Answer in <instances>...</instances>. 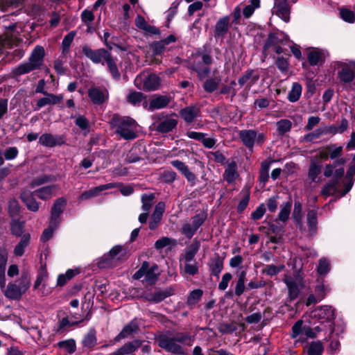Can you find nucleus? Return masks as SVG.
Listing matches in <instances>:
<instances>
[{
  "label": "nucleus",
  "instance_id": "f257e3e1",
  "mask_svg": "<svg viewBox=\"0 0 355 355\" xmlns=\"http://www.w3.org/2000/svg\"><path fill=\"white\" fill-rule=\"evenodd\" d=\"M193 341V336L184 332H176L173 335L163 334L156 338L159 347L175 355H187V349L182 345L191 346Z\"/></svg>",
  "mask_w": 355,
  "mask_h": 355
},
{
  "label": "nucleus",
  "instance_id": "f03ea898",
  "mask_svg": "<svg viewBox=\"0 0 355 355\" xmlns=\"http://www.w3.org/2000/svg\"><path fill=\"white\" fill-rule=\"evenodd\" d=\"M83 53L94 63L104 64V62H102L104 60L112 76L115 79L120 78L121 74L116 63V59L112 57L109 51L103 48L93 50L89 46L85 45L83 47Z\"/></svg>",
  "mask_w": 355,
  "mask_h": 355
},
{
  "label": "nucleus",
  "instance_id": "7ed1b4c3",
  "mask_svg": "<svg viewBox=\"0 0 355 355\" xmlns=\"http://www.w3.org/2000/svg\"><path fill=\"white\" fill-rule=\"evenodd\" d=\"M45 51L43 46H36L32 51L28 60L21 63L12 70L13 76H20L35 70L41 69L44 66Z\"/></svg>",
  "mask_w": 355,
  "mask_h": 355
},
{
  "label": "nucleus",
  "instance_id": "20e7f679",
  "mask_svg": "<svg viewBox=\"0 0 355 355\" xmlns=\"http://www.w3.org/2000/svg\"><path fill=\"white\" fill-rule=\"evenodd\" d=\"M110 123L115 129V133L124 139L132 140L136 138L137 123L132 118L114 114Z\"/></svg>",
  "mask_w": 355,
  "mask_h": 355
},
{
  "label": "nucleus",
  "instance_id": "39448f33",
  "mask_svg": "<svg viewBox=\"0 0 355 355\" xmlns=\"http://www.w3.org/2000/svg\"><path fill=\"white\" fill-rule=\"evenodd\" d=\"M239 136L248 149H252L255 144L261 146L266 141L265 134L254 130H242L239 131Z\"/></svg>",
  "mask_w": 355,
  "mask_h": 355
},
{
  "label": "nucleus",
  "instance_id": "423d86ee",
  "mask_svg": "<svg viewBox=\"0 0 355 355\" xmlns=\"http://www.w3.org/2000/svg\"><path fill=\"white\" fill-rule=\"evenodd\" d=\"M158 270V266L155 264L150 267L148 261H144L141 268L134 274L133 278L139 279L144 277V281L149 284H153L156 282L159 275V272H156Z\"/></svg>",
  "mask_w": 355,
  "mask_h": 355
},
{
  "label": "nucleus",
  "instance_id": "0eeeda50",
  "mask_svg": "<svg viewBox=\"0 0 355 355\" xmlns=\"http://www.w3.org/2000/svg\"><path fill=\"white\" fill-rule=\"evenodd\" d=\"M125 255V250L121 245L114 246L108 253L105 254L98 261V266L101 268L112 267L114 261L119 260Z\"/></svg>",
  "mask_w": 355,
  "mask_h": 355
},
{
  "label": "nucleus",
  "instance_id": "6e6552de",
  "mask_svg": "<svg viewBox=\"0 0 355 355\" xmlns=\"http://www.w3.org/2000/svg\"><path fill=\"white\" fill-rule=\"evenodd\" d=\"M312 317L318 320H324L329 323L331 334L334 331L335 310L331 306H321L316 308L312 312Z\"/></svg>",
  "mask_w": 355,
  "mask_h": 355
},
{
  "label": "nucleus",
  "instance_id": "1a4fd4ad",
  "mask_svg": "<svg viewBox=\"0 0 355 355\" xmlns=\"http://www.w3.org/2000/svg\"><path fill=\"white\" fill-rule=\"evenodd\" d=\"M135 83L138 88L149 92L157 89L160 86L161 80L156 74L151 73L144 78L137 76Z\"/></svg>",
  "mask_w": 355,
  "mask_h": 355
},
{
  "label": "nucleus",
  "instance_id": "9d476101",
  "mask_svg": "<svg viewBox=\"0 0 355 355\" xmlns=\"http://www.w3.org/2000/svg\"><path fill=\"white\" fill-rule=\"evenodd\" d=\"M347 159L344 157L335 159L332 164H327L324 170V175L327 178L331 177L333 174L335 178H340L345 173L344 165Z\"/></svg>",
  "mask_w": 355,
  "mask_h": 355
},
{
  "label": "nucleus",
  "instance_id": "9b49d317",
  "mask_svg": "<svg viewBox=\"0 0 355 355\" xmlns=\"http://www.w3.org/2000/svg\"><path fill=\"white\" fill-rule=\"evenodd\" d=\"M273 12L284 21L288 22L290 19L291 8L287 0H275Z\"/></svg>",
  "mask_w": 355,
  "mask_h": 355
},
{
  "label": "nucleus",
  "instance_id": "f8f14e48",
  "mask_svg": "<svg viewBox=\"0 0 355 355\" xmlns=\"http://www.w3.org/2000/svg\"><path fill=\"white\" fill-rule=\"evenodd\" d=\"M338 78L346 89H351L350 84L355 80V75L353 70L347 67H343L338 71Z\"/></svg>",
  "mask_w": 355,
  "mask_h": 355
},
{
  "label": "nucleus",
  "instance_id": "ddd939ff",
  "mask_svg": "<svg viewBox=\"0 0 355 355\" xmlns=\"http://www.w3.org/2000/svg\"><path fill=\"white\" fill-rule=\"evenodd\" d=\"M39 143L44 146L52 148L55 146H61L64 144V139L62 136L45 133L40 137Z\"/></svg>",
  "mask_w": 355,
  "mask_h": 355
},
{
  "label": "nucleus",
  "instance_id": "4468645a",
  "mask_svg": "<svg viewBox=\"0 0 355 355\" xmlns=\"http://www.w3.org/2000/svg\"><path fill=\"white\" fill-rule=\"evenodd\" d=\"M45 97L39 98L36 102V108L35 110H39L48 105H56L61 103L64 98L62 94L55 95L52 93L47 92L44 94Z\"/></svg>",
  "mask_w": 355,
  "mask_h": 355
},
{
  "label": "nucleus",
  "instance_id": "2eb2a0df",
  "mask_svg": "<svg viewBox=\"0 0 355 355\" xmlns=\"http://www.w3.org/2000/svg\"><path fill=\"white\" fill-rule=\"evenodd\" d=\"M180 116L187 123H191L200 116V108L197 105H189L180 110Z\"/></svg>",
  "mask_w": 355,
  "mask_h": 355
},
{
  "label": "nucleus",
  "instance_id": "dca6fc26",
  "mask_svg": "<svg viewBox=\"0 0 355 355\" xmlns=\"http://www.w3.org/2000/svg\"><path fill=\"white\" fill-rule=\"evenodd\" d=\"M139 331V326L136 320H132L127 324L121 331L114 338L115 342H119L122 339L128 338Z\"/></svg>",
  "mask_w": 355,
  "mask_h": 355
},
{
  "label": "nucleus",
  "instance_id": "f3484780",
  "mask_svg": "<svg viewBox=\"0 0 355 355\" xmlns=\"http://www.w3.org/2000/svg\"><path fill=\"white\" fill-rule=\"evenodd\" d=\"M200 242L197 240H194L185 248L184 252L180 255V262L184 261V263H187L193 261L200 249Z\"/></svg>",
  "mask_w": 355,
  "mask_h": 355
},
{
  "label": "nucleus",
  "instance_id": "a211bd4d",
  "mask_svg": "<svg viewBox=\"0 0 355 355\" xmlns=\"http://www.w3.org/2000/svg\"><path fill=\"white\" fill-rule=\"evenodd\" d=\"M176 41V37L173 35H170L166 38L154 42L150 45V49L153 51L154 55H161L167 49L166 46L168 45L171 42H175Z\"/></svg>",
  "mask_w": 355,
  "mask_h": 355
},
{
  "label": "nucleus",
  "instance_id": "6ab92c4d",
  "mask_svg": "<svg viewBox=\"0 0 355 355\" xmlns=\"http://www.w3.org/2000/svg\"><path fill=\"white\" fill-rule=\"evenodd\" d=\"M171 165L178 169L185 178L191 184H195L196 181V176L191 172L189 167L182 161L173 160L171 162Z\"/></svg>",
  "mask_w": 355,
  "mask_h": 355
},
{
  "label": "nucleus",
  "instance_id": "aec40b11",
  "mask_svg": "<svg viewBox=\"0 0 355 355\" xmlns=\"http://www.w3.org/2000/svg\"><path fill=\"white\" fill-rule=\"evenodd\" d=\"M88 96L94 104L101 105L107 99L108 94L106 90L91 87L88 90Z\"/></svg>",
  "mask_w": 355,
  "mask_h": 355
},
{
  "label": "nucleus",
  "instance_id": "412c9836",
  "mask_svg": "<svg viewBox=\"0 0 355 355\" xmlns=\"http://www.w3.org/2000/svg\"><path fill=\"white\" fill-rule=\"evenodd\" d=\"M171 295H173V291L171 288L166 290H157L153 293L146 294L144 298L150 302L159 303Z\"/></svg>",
  "mask_w": 355,
  "mask_h": 355
},
{
  "label": "nucleus",
  "instance_id": "4be33fe9",
  "mask_svg": "<svg viewBox=\"0 0 355 355\" xmlns=\"http://www.w3.org/2000/svg\"><path fill=\"white\" fill-rule=\"evenodd\" d=\"M33 195L34 193L27 190H24L20 193V198L28 210L35 212L39 209V202L36 201Z\"/></svg>",
  "mask_w": 355,
  "mask_h": 355
},
{
  "label": "nucleus",
  "instance_id": "5701e85b",
  "mask_svg": "<svg viewBox=\"0 0 355 355\" xmlns=\"http://www.w3.org/2000/svg\"><path fill=\"white\" fill-rule=\"evenodd\" d=\"M224 258L221 257L219 254H216L209 261V268L211 275L219 277L220 273L223 269Z\"/></svg>",
  "mask_w": 355,
  "mask_h": 355
},
{
  "label": "nucleus",
  "instance_id": "b1692460",
  "mask_svg": "<svg viewBox=\"0 0 355 355\" xmlns=\"http://www.w3.org/2000/svg\"><path fill=\"white\" fill-rule=\"evenodd\" d=\"M230 28V17H223L218 20L215 25L214 37H223L228 32Z\"/></svg>",
  "mask_w": 355,
  "mask_h": 355
},
{
  "label": "nucleus",
  "instance_id": "393cba45",
  "mask_svg": "<svg viewBox=\"0 0 355 355\" xmlns=\"http://www.w3.org/2000/svg\"><path fill=\"white\" fill-rule=\"evenodd\" d=\"M284 282L286 284L288 290V299L290 301L295 300L300 293V288L296 281L289 275H285Z\"/></svg>",
  "mask_w": 355,
  "mask_h": 355
},
{
  "label": "nucleus",
  "instance_id": "a878e982",
  "mask_svg": "<svg viewBox=\"0 0 355 355\" xmlns=\"http://www.w3.org/2000/svg\"><path fill=\"white\" fill-rule=\"evenodd\" d=\"M178 125V120L168 118L161 120L155 126V130L162 133H167L172 131Z\"/></svg>",
  "mask_w": 355,
  "mask_h": 355
},
{
  "label": "nucleus",
  "instance_id": "bb28decb",
  "mask_svg": "<svg viewBox=\"0 0 355 355\" xmlns=\"http://www.w3.org/2000/svg\"><path fill=\"white\" fill-rule=\"evenodd\" d=\"M216 70L214 71V76L206 79L203 83L204 90L208 93H212L218 89L222 82V77L220 75H216Z\"/></svg>",
  "mask_w": 355,
  "mask_h": 355
},
{
  "label": "nucleus",
  "instance_id": "cd10ccee",
  "mask_svg": "<svg viewBox=\"0 0 355 355\" xmlns=\"http://www.w3.org/2000/svg\"><path fill=\"white\" fill-rule=\"evenodd\" d=\"M66 205L67 200L63 197L59 198L55 200L51 211V223L55 222L60 216L63 212Z\"/></svg>",
  "mask_w": 355,
  "mask_h": 355
},
{
  "label": "nucleus",
  "instance_id": "c85d7f7f",
  "mask_svg": "<svg viewBox=\"0 0 355 355\" xmlns=\"http://www.w3.org/2000/svg\"><path fill=\"white\" fill-rule=\"evenodd\" d=\"M326 55L323 51L314 49L310 51L307 54L309 63L311 66L322 64L325 60Z\"/></svg>",
  "mask_w": 355,
  "mask_h": 355
},
{
  "label": "nucleus",
  "instance_id": "c756f323",
  "mask_svg": "<svg viewBox=\"0 0 355 355\" xmlns=\"http://www.w3.org/2000/svg\"><path fill=\"white\" fill-rule=\"evenodd\" d=\"M259 78V75L257 73H255L253 70H248L239 78L238 83L241 87L247 84L248 87L250 88L252 85L257 83Z\"/></svg>",
  "mask_w": 355,
  "mask_h": 355
},
{
  "label": "nucleus",
  "instance_id": "7c9ffc66",
  "mask_svg": "<svg viewBox=\"0 0 355 355\" xmlns=\"http://www.w3.org/2000/svg\"><path fill=\"white\" fill-rule=\"evenodd\" d=\"M114 187V184L109 183L93 188L90 190L84 191L79 197L80 200H85L97 196L100 192L112 189Z\"/></svg>",
  "mask_w": 355,
  "mask_h": 355
},
{
  "label": "nucleus",
  "instance_id": "2f4dec72",
  "mask_svg": "<svg viewBox=\"0 0 355 355\" xmlns=\"http://www.w3.org/2000/svg\"><path fill=\"white\" fill-rule=\"evenodd\" d=\"M57 185L43 187L33 192L34 195L43 200H47L52 198L53 193L57 190Z\"/></svg>",
  "mask_w": 355,
  "mask_h": 355
},
{
  "label": "nucleus",
  "instance_id": "473e14b6",
  "mask_svg": "<svg viewBox=\"0 0 355 355\" xmlns=\"http://www.w3.org/2000/svg\"><path fill=\"white\" fill-rule=\"evenodd\" d=\"M142 340L136 339L132 341L125 343L119 349L122 355H130L137 351L142 345Z\"/></svg>",
  "mask_w": 355,
  "mask_h": 355
},
{
  "label": "nucleus",
  "instance_id": "72a5a7b5",
  "mask_svg": "<svg viewBox=\"0 0 355 355\" xmlns=\"http://www.w3.org/2000/svg\"><path fill=\"white\" fill-rule=\"evenodd\" d=\"M239 177V173L237 172V166L236 162H232L230 163L223 174V178L228 183L234 182L237 178Z\"/></svg>",
  "mask_w": 355,
  "mask_h": 355
},
{
  "label": "nucleus",
  "instance_id": "f704fd0d",
  "mask_svg": "<svg viewBox=\"0 0 355 355\" xmlns=\"http://www.w3.org/2000/svg\"><path fill=\"white\" fill-rule=\"evenodd\" d=\"M171 101L170 96L160 95L151 100L149 106L152 110L162 109L168 106Z\"/></svg>",
  "mask_w": 355,
  "mask_h": 355
},
{
  "label": "nucleus",
  "instance_id": "c9c22d12",
  "mask_svg": "<svg viewBox=\"0 0 355 355\" xmlns=\"http://www.w3.org/2000/svg\"><path fill=\"white\" fill-rule=\"evenodd\" d=\"M307 225L310 235H313L318 230V217L315 210H309L306 215Z\"/></svg>",
  "mask_w": 355,
  "mask_h": 355
},
{
  "label": "nucleus",
  "instance_id": "e433bc0d",
  "mask_svg": "<svg viewBox=\"0 0 355 355\" xmlns=\"http://www.w3.org/2000/svg\"><path fill=\"white\" fill-rule=\"evenodd\" d=\"M84 347L93 348L97 344L96 331L95 329L91 328L89 331L85 335L83 341Z\"/></svg>",
  "mask_w": 355,
  "mask_h": 355
},
{
  "label": "nucleus",
  "instance_id": "4c0bfd02",
  "mask_svg": "<svg viewBox=\"0 0 355 355\" xmlns=\"http://www.w3.org/2000/svg\"><path fill=\"white\" fill-rule=\"evenodd\" d=\"M338 179L336 178H334L331 180L327 182L321 191V195L324 196L325 198L332 196L336 193L338 190Z\"/></svg>",
  "mask_w": 355,
  "mask_h": 355
},
{
  "label": "nucleus",
  "instance_id": "58836bf2",
  "mask_svg": "<svg viewBox=\"0 0 355 355\" xmlns=\"http://www.w3.org/2000/svg\"><path fill=\"white\" fill-rule=\"evenodd\" d=\"M4 295L10 300H18L21 299L22 293L19 290L15 283H9L6 289L4 291Z\"/></svg>",
  "mask_w": 355,
  "mask_h": 355
},
{
  "label": "nucleus",
  "instance_id": "ea45409f",
  "mask_svg": "<svg viewBox=\"0 0 355 355\" xmlns=\"http://www.w3.org/2000/svg\"><path fill=\"white\" fill-rule=\"evenodd\" d=\"M24 221L19 220L17 218H11L10 222V231L11 233L17 236H22L24 232Z\"/></svg>",
  "mask_w": 355,
  "mask_h": 355
},
{
  "label": "nucleus",
  "instance_id": "a19ab883",
  "mask_svg": "<svg viewBox=\"0 0 355 355\" xmlns=\"http://www.w3.org/2000/svg\"><path fill=\"white\" fill-rule=\"evenodd\" d=\"M31 240V235L28 233L22 235L21 239L19 243L14 249V254L16 256L21 257L24 254L25 248L29 245Z\"/></svg>",
  "mask_w": 355,
  "mask_h": 355
},
{
  "label": "nucleus",
  "instance_id": "79ce46f5",
  "mask_svg": "<svg viewBox=\"0 0 355 355\" xmlns=\"http://www.w3.org/2000/svg\"><path fill=\"white\" fill-rule=\"evenodd\" d=\"M246 274L247 272L245 270H242L238 275V280L236 281L234 291L235 295L237 296L241 295L245 291Z\"/></svg>",
  "mask_w": 355,
  "mask_h": 355
},
{
  "label": "nucleus",
  "instance_id": "37998d69",
  "mask_svg": "<svg viewBox=\"0 0 355 355\" xmlns=\"http://www.w3.org/2000/svg\"><path fill=\"white\" fill-rule=\"evenodd\" d=\"M155 196L154 193H144L141 197V201L142 203L141 209L144 211L149 212L152 208Z\"/></svg>",
  "mask_w": 355,
  "mask_h": 355
},
{
  "label": "nucleus",
  "instance_id": "c03bdc74",
  "mask_svg": "<svg viewBox=\"0 0 355 355\" xmlns=\"http://www.w3.org/2000/svg\"><path fill=\"white\" fill-rule=\"evenodd\" d=\"M8 211L11 218H16L19 216L21 207L19 202L16 199H10L8 201Z\"/></svg>",
  "mask_w": 355,
  "mask_h": 355
},
{
  "label": "nucleus",
  "instance_id": "a18cd8bd",
  "mask_svg": "<svg viewBox=\"0 0 355 355\" xmlns=\"http://www.w3.org/2000/svg\"><path fill=\"white\" fill-rule=\"evenodd\" d=\"M302 90V85L298 83H294L288 94V101L292 103L297 101L301 96Z\"/></svg>",
  "mask_w": 355,
  "mask_h": 355
},
{
  "label": "nucleus",
  "instance_id": "49530a36",
  "mask_svg": "<svg viewBox=\"0 0 355 355\" xmlns=\"http://www.w3.org/2000/svg\"><path fill=\"white\" fill-rule=\"evenodd\" d=\"M281 209L278 214L277 219L282 222H286L290 216L291 202H286L281 205Z\"/></svg>",
  "mask_w": 355,
  "mask_h": 355
},
{
  "label": "nucleus",
  "instance_id": "de8ad7c7",
  "mask_svg": "<svg viewBox=\"0 0 355 355\" xmlns=\"http://www.w3.org/2000/svg\"><path fill=\"white\" fill-rule=\"evenodd\" d=\"M292 128V123L288 119H281L277 122V130L279 135H284L289 132Z\"/></svg>",
  "mask_w": 355,
  "mask_h": 355
},
{
  "label": "nucleus",
  "instance_id": "09e8293b",
  "mask_svg": "<svg viewBox=\"0 0 355 355\" xmlns=\"http://www.w3.org/2000/svg\"><path fill=\"white\" fill-rule=\"evenodd\" d=\"M324 347L320 340L311 342L309 344L307 353L309 355H322Z\"/></svg>",
  "mask_w": 355,
  "mask_h": 355
},
{
  "label": "nucleus",
  "instance_id": "8fccbe9b",
  "mask_svg": "<svg viewBox=\"0 0 355 355\" xmlns=\"http://www.w3.org/2000/svg\"><path fill=\"white\" fill-rule=\"evenodd\" d=\"M145 98L146 96L143 93L135 91L128 95L127 101L133 105H138Z\"/></svg>",
  "mask_w": 355,
  "mask_h": 355
},
{
  "label": "nucleus",
  "instance_id": "3c124183",
  "mask_svg": "<svg viewBox=\"0 0 355 355\" xmlns=\"http://www.w3.org/2000/svg\"><path fill=\"white\" fill-rule=\"evenodd\" d=\"M177 178V173L173 171L166 170L160 173L159 180L164 183L171 184Z\"/></svg>",
  "mask_w": 355,
  "mask_h": 355
},
{
  "label": "nucleus",
  "instance_id": "603ef678",
  "mask_svg": "<svg viewBox=\"0 0 355 355\" xmlns=\"http://www.w3.org/2000/svg\"><path fill=\"white\" fill-rule=\"evenodd\" d=\"M81 20L87 26V32H92L91 23L94 20V15L91 10H85L81 13Z\"/></svg>",
  "mask_w": 355,
  "mask_h": 355
},
{
  "label": "nucleus",
  "instance_id": "864d4df0",
  "mask_svg": "<svg viewBox=\"0 0 355 355\" xmlns=\"http://www.w3.org/2000/svg\"><path fill=\"white\" fill-rule=\"evenodd\" d=\"M327 153L329 158L331 159H335L342 155L343 153V147L342 146H336L334 144H329L327 146Z\"/></svg>",
  "mask_w": 355,
  "mask_h": 355
},
{
  "label": "nucleus",
  "instance_id": "5fc2aeb1",
  "mask_svg": "<svg viewBox=\"0 0 355 355\" xmlns=\"http://www.w3.org/2000/svg\"><path fill=\"white\" fill-rule=\"evenodd\" d=\"M327 131L324 128H318L315 130L309 132L304 136L303 141L305 142H311L314 139H319L322 135Z\"/></svg>",
  "mask_w": 355,
  "mask_h": 355
},
{
  "label": "nucleus",
  "instance_id": "6e6d98bb",
  "mask_svg": "<svg viewBox=\"0 0 355 355\" xmlns=\"http://www.w3.org/2000/svg\"><path fill=\"white\" fill-rule=\"evenodd\" d=\"M31 286V279L27 274H22L19 282L17 284V288L21 293L24 294Z\"/></svg>",
  "mask_w": 355,
  "mask_h": 355
},
{
  "label": "nucleus",
  "instance_id": "4d7b16f0",
  "mask_svg": "<svg viewBox=\"0 0 355 355\" xmlns=\"http://www.w3.org/2000/svg\"><path fill=\"white\" fill-rule=\"evenodd\" d=\"M31 286V279L27 274H22L19 282L17 284V288L21 293L24 294Z\"/></svg>",
  "mask_w": 355,
  "mask_h": 355
},
{
  "label": "nucleus",
  "instance_id": "13d9d810",
  "mask_svg": "<svg viewBox=\"0 0 355 355\" xmlns=\"http://www.w3.org/2000/svg\"><path fill=\"white\" fill-rule=\"evenodd\" d=\"M284 265L282 264L279 266H275L273 264L267 265L262 270V273L266 274L268 276H274L278 273H279L282 270L284 269Z\"/></svg>",
  "mask_w": 355,
  "mask_h": 355
},
{
  "label": "nucleus",
  "instance_id": "bf43d9fd",
  "mask_svg": "<svg viewBox=\"0 0 355 355\" xmlns=\"http://www.w3.org/2000/svg\"><path fill=\"white\" fill-rule=\"evenodd\" d=\"M54 180V178L51 175H42L35 179H33L30 183V186L32 188L40 186L45 183L52 182Z\"/></svg>",
  "mask_w": 355,
  "mask_h": 355
},
{
  "label": "nucleus",
  "instance_id": "052dcab7",
  "mask_svg": "<svg viewBox=\"0 0 355 355\" xmlns=\"http://www.w3.org/2000/svg\"><path fill=\"white\" fill-rule=\"evenodd\" d=\"M139 149L138 148H132L126 155L125 162L127 163H135L140 161L141 158L139 155Z\"/></svg>",
  "mask_w": 355,
  "mask_h": 355
},
{
  "label": "nucleus",
  "instance_id": "680f3d73",
  "mask_svg": "<svg viewBox=\"0 0 355 355\" xmlns=\"http://www.w3.org/2000/svg\"><path fill=\"white\" fill-rule=\"evenodd\" d=\"M48 278V272L45 266H42L39 270L37 279L34 284L33 288L37 289L41 284Z\"/></svg>",
  "mask_w": 355,
  "mask_h": 355
},
{
  "label": "nucleus",
  "instance_id": "e2e57ef3",
  "mask_svg": "<svg viewBox=\"0 0 355 355\" xmlns=\"http://www.w3.org/2000/svg\"><path fill=\"white\" fill-rule=\"evenodd\" d=\"M175 244L176 242L174 239L164 236L156 241L155 243V248L157 250H161L168 245H175Z\"/></svg>",
  "mask_w": 355,
  "mask_h": 355
},
{
  "label": "nucleus",
  "instance_id": "0e129e2a",
  "mask_svg": "<svg viewBox=\"0 0 355 355\" xmlns=\"http://www.w3.org/2000/svg\"><path fill=\"white\" fill-rule=\"evenodd\" d=\"M202 293V291L200 289H196L191 291L187 297V304L193 305L196 304L201 299Z\"/></svg>",
  "mask_w": 355,
  "mask_h": 355
},
{
  "label": "nucleus",
  "instance_id": "69168bd1",
  "mask_svg": "<svg viewBox=\"0 0 355 355\" xmlns=\"http://www.w3.org/2000/svg\"><path fill=\"white\" fill-rule=\"evenodd\" d=\"M58 346L70 354L73 353L76 349V343L73 339L60 342L58 343Z\"/></svg>",
  "mask_w": 355,
  "mask_h": 355
},
{
  "label": "nucleus",
  "instance_id": "338daca9",
  "mask_svg": "<svg viewBox=\"0 0 355 355\" xmlns=\"http://www.w3.org/2000/svg\"><path fill=\"white\" fill-rule=\"evenodd\" d=\"M260 0H251L250 4L246 6L243 11V15L249 18L254 12V10L259 7Z\"/></svg>",
  "mask_w": 355,
  "mask_h": 355
},
{
  "label": "nucleus",
  "instance_id": "774afa93",
  "mask_svg": "<svg viewBox=\"0 0 355 355\" xmlns=\"http://www.w3.org/2000/svg\"><path fill=\"white\" fill-rule=\"evenodd\" d=\"M341 18L346 22L354 23L355 21V12L347 8H341L340 10Z\"/></svg>",
  "mask_w": 355,
  "mask_h": 355
}]
</instances>
